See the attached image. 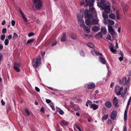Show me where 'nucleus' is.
<instances>
[{"label":"nucleus","mask_w":131,"mask_h":131,"mask_svg":"<svg viewBox=\"0 0 131 131\" xmlns=\"http://www.w3.org/2000/svg\"><path fill=\"white\" fill-rule=\"evenodd\" d=\"M41 58L40 56H38L36 59H33L32 61V65L34 67H38L41 63Z\"/></svg>","instance_id":"1"},{"label":"nucleus","mask_w":131,"mask_h":131,"mask_svg":"<svg viewBox=\"0 0 131 131\" xmlns=\"http://www.w3.org/2000/svg\"><path fill=\"white\" fill-rule=\"evenodd\" d=\"M34 4L35 8L37 10L40 9L42 6V2L40 0H34Z\"/></svg>","instance_id":"2"},{"label":"nucleus","mask_w":131,"mask_h":131,"mask_svg":"<svg viewBox=\"0 0 131 131\" xmlns=\"http://www.w3.org/2000/svg\"><path fill=\"white\" fill-rule=\"evenodd\" d=\"M82 15L84 16V18H87L89 19H91L93 17L92 15L91 14L89 13V11L87 9L85 10L83 12V14Z\"/></svg>","instance_id":"3"},{"label":"nucleus","mask_w":131,"mask_h":131,"mask_svg":"<svg viewBox=\"0 0 131 131\" xmlns=\"http://www.w3.org/2000/svg\"><path fill=\"white\" fill-rule=\"evenodd\" d=\"M13 68L17 72L20 71V68L21 66V63L19 62H15L13 63Z\"/></svg>","instance_id":"4"},{"label":"nucleus","mask_w":131,"mask_h":131,"mask_svg":"<svg viewBox=\"0 0 131 131\" xmlns=\"http://www.w3.org/2000/svg\"><path fill=\"white\" fill-rule=\"evenodd\" d=\"M131 101V97H130L128 100L127 104L124 113V119L125 121H126L127 119V110L129 108V106Z\"/></svg>","instance_id":"5"},{"label":"nucleus","mask_w":131,"mask_h":131,"mask_svg":"<svg viewBox=\"0 0 131 131\" xmlns=\"http://www.w3.org/2000/svg\"><path fill=\"white\" fill-rule=\"evenodd\" d=\"M123 90V89L122 87H120L117 85L115 88V92L117 95H121L122 92Z\"/></svg>","instance_id":"6"},{"label":"nucleus","mask_w":131,"mask_h":131,"mask_svg":"<svg viewBox=\"0 0 131 131\" xmlns=\"http://www.w3.org/2000/svg\"><path fill=\"white\" fill-rule=\"evenodd\" d=\"M110 3L107 2L106 3L105 7L104 8H101V9H105V12L106 13H109L111 12V9L110 8Z\"/></svg>","instance_id":"7"},{"label":"nucleus","mask_w":131,"mask_h":131,"mask_svg":"<svg viewBox=\"0 0 131 131\" xmlns=\"http://www.w3.org/2000/svg\"><path fill=\"white\" fill-rule=\"evenodd\" d=\"M100 2H98L97 6L101 8H104L105 7L106 3H105V0H100Z\"/></svg>","instance_id":"8"},{"label":"nucleus","mask_w":131,"mask_h":131,"mask_svg":"<svg viewBox=\"0 0 131 131\" xmlns=\"http://www.w3.org/2000/svg\"><path fill=\"white\" fill-rule=\"evenodd\" d=\"M91 52L92 54L94 56L99 55L101 56H102V53L94 49H93L91 50Z\"/></svg>","instance_id":"9"},{"label":"nucleus","mask_w":131,"mask_h":131,"mask_svg":"<svg viewBox=\"0 0 131 131\" xmlns=\"http://www.w3.org/2000/svg\"><path fill=\"white\" fill-rule=\"evenodd\" d=\"M88 0H85V2L86 3V4L84 5L85 6H87L89 5H93L94 2V0H89L88 1Z\"/></svg>","instance_id":"10"},{"label":"nucleus","mask_w":131,"mask_h":131,"mask_svg":"<svg viewBox=\"0 0 131 131\" xmlns=\"http://www.w3.org/2000/svg\"><path fill=\"white\" fill-rule=\"evenodd\" d=\"M117 116V111L115 110L113 111L111 113L110 117L112 119L115 120Z\"/></svg>","instance_id":"11"},{"label":"nucleus","mask_w":131,"mask_h":131,"mask_svg":"<svg viewBox=\"0 0 131 131\" xmlns=\"http://www.w3.org/2000/svg\"><path fill=\"white\" fill-rule=\"evenodd\" d=\"M122 8L123 12L125 13L128 9L129 7L126 3H123L122 4Z\"/></svg>","instance_id":"12"},{"label":"nucleus","mask_w":131,"mask_h":131,"mask_svg":"<svg viewBox=\"0 0 131 131\" xmlns=\"http://www.w3.org/2000/svg\"><path fill=\"white\" fill-rule=\"evenodd\" d=\"M114 46L112 44H111L110 46H109V48L110 49L111 51L113 53L116 54L117 53V51L116 50L114 49Z\"/></svg>","instance_id":"13"},{"label":"nucleus","mask_w":131,"mask_h":131,"mask_svg":"<svg viewBox=\"0 0 131 131\" xmlns=\"http://www.w3.org/2000/svg\"><path fill=\"white\" fill-rule=\"evenodd\" d=\"M127 78L124 77L122 79V83L123 85H126L127 86H128V81H127Z\"/></svg>","instance_id":"14"},{"label":"nucleus","mask_w":131,"mask_h":131,"mask_svg":"<svg viewBox=\"0 0 131 131\" xmlns=\"http://www.w3.org/2000/svg\"><path fill=\"white\" fill-rule=\"evenodd\" d=\"M118 100L117 99L116 97H115L113 100V104L116 108H118L119 106L118 104Z\"/></svg>","instance_id":"15"},{"label":"nucleus","mask_w":131,"mask_h":131,"mask_svg":"<svg viewBox=\"0 0 131 131\" xmlns=\"http://www.w3.org/2000/svg\"><path fill=\"white\" fill-rule=\"evenodd\" d=\"M78 21L79 24L81 27H83L84 26V25H85L84 24V21L82 19H79Z\"/></svg>","instance_id":"16"},{"label":"nucleus","mask_w":131,"mask_h":131,"mask_svg":"<svg viewBox=\"0 0 131 131\" xmlns=\"http://www.w3.org/2000/svg\"><path fill=\"white\" fill-rule=\"evenodd\" d=\"M100 27L98 26H94L92 28V30L94 32L98 31L100 30Z\"/></svg>","instance_id":"17"},{"label":"nucleus","mask_w":131,"mask_h":131,"mask_svg":"<svg viewBox=\"0 0 131 131\" xmlns=\"http://www.w3.org/2000/svg\"><path fill=\"white\" fill-rule=\"evenodd\" d=\"M84 31L86 33H88L90 32V29L88 27L85 26V25H84V26L83 27Z\"/></svg>","instance_id":"18"},{"label":"nucleus","mask_w":131,"mask_h":131,"mask_svg":"<svg viewBox=\"0 0 131 131\" xmlns=\"http://www.w3.org/2000/svg\"><path fill=\"white\" fill-rule=\"evenodd\" d=\"M101 31L104 35L106 34L107 30L106 28L104 27H102L101 29Z\"/></svg>","instance_id":"19"},{"label":"nucleus","mask_w":131,"mask_h":131,"mask_svg":"<svg viewBox=\"0 0 131 131\" xmlns=\"http://www.w3.org/2000/svg\"><path fill=\"white\" fill-rule=\"evenodd\" d=\"M20 13L21 15L22 18L24 19V21L26 22L27 21V19L25 16V15L21 10L20 11Z\"/></svg>","instance_id":"20"},{"label":"nucleus","mask_w":131,"mask_h":131,"mask_svg":"<svg viewBox=\"0 0 131 131\" xmlns=\"http://www.w3.org/2000/svg\"><path fill=\"white\" fill-rule=\"evenodd\" d=\"M95 84L93 83L89 84L88 85V88L89 89H92L95 87Z\"/></svg>","instance_id":"21"},{"label":"nucleus","mask_w":131,"mask_h":131,"mask_svg":"<svg viewBox=\"0 0 131 131\" xmlns=\"http://www.w3.org/2000/svg\"><path fill=\"white\" fill-rule=\"evenodd\" d=\"M98 106L95 104H92L91 105V106H90V108H92L94 110H95L98 108Z\"/></svg>","instance_id":"22"},{"label":"nucleus","mask_w":131,"mask_h":131,"mask_svg":"<svg viewBox=\"0 0 131 131\" xmlns=\"http://www.w3.org/2000/svg\"><path fill=\"white\" fill-rule=\"evenodd\" d=\"M105 106L107 108H110L111 106V103L110 101H106L105 103Z\"/></svg>","instance_id":"23"},{"label":"nucleus","mask_w":131,"mask_h":131,"mask_svg":"<svg viewBox=\"0 0 131 131\" xmlns=\"http://www.w3.org/2000/svg\"><path fill=\"white\" fill-rule=\"evenodd\" d=\"M85 23L86 24L88 25H91L92 24V21H91L90 19H88L85 20Z\"/></svg>","instance_id":"24"},{"label":"nucleus","mask_w":131,"mask_h":131,"mask_svg":"<svg viewBox=\"0 0 131 131\" xmlns=\"http://www.w3.org/2000/svg\"><path fill=\"white\" fill-rule=\"evenodd\" d=\"M99 59L100 61L103 64H105L106 63V62L105 59L102 57H99Z\"/></svg>","instance_id":"25"},{"label":"nucleus","mask_w":131,"mask_h":131,"mask_svg":"<svg viewBox=\"0 0 131 131\" xmlns=\"http://www.w3.org/2000/svg\"><path fill=\"white\" fill-rule=\"evenodd\" d=\"M109 17L111 19H114L116 18V16L113 13H111L109 14Z\"/></svg>","instance_id":"26"},{"label":"nucleus","mask_w":131,"mask_h":131,"mask_svg":"<svg viewBox=\"0 0 131 131\" xmlns=\"http://www.w3.org/2000/svg\"><path fill=\"white\" fill-rule=\"evenodd\" d=\"M56 108L57 111V112H59L60 114L62 115L64 114V112L63 111L61 110L59 108L57 107H56Z\"/></svg>","instance_id":"27"},{"label":"nucleus","mask_w":131,"mask_h":131,"mask_svg":"<svg viewBox=\"0 0 131 131\" xmlns=\"http://www.w3.org/2000/svg\"><path fill=\"white\" fill-rule=\"evenodd\" d=\"M66 34L63 33L62 34L61 39V41H64L66 39Z\"/></svg>","instance_id":"28"},{"label":"nucleus","mask_w":131,"mask_h":131,"mask_svg":"<svg viewBox=\"0 0 131 131\" xmlns=\"http://www.w3.org/2000/svg\"><path fill=\"white\" fill-rule=\"evenodd\" d=\"M99 20L97 19H93L92 20V24H98Z\"/></svg>","instance_id":"29"},{"label":"nucleus","mask_w":131,"mask_h":131,"mask_svg":"<svg viewBox=\"0 0 131 131\" xmlns=\"http://www.w3.org/2000/svg\"><path fill=\"white\" fill-rule=\"evenodd\" d=\"M92 102L90 100H88L86 103L85 105L86 106L88 107V104L90 106H91V105L92 104Z\"/></svg>","instance_id":"30"},{"label":"nucleus","mask_w":131,"mask_h":131,"mask_svg":"<svg viewBox=\"0 0 131 131\" xmlns=\"http://www.w3.org/2000/svg\"><path fill=\"white\" fill-rule=\"evenodd\" d=\"M89 9L90 11L91 12L93 13V12H95V10H94V8L93 6V5H90V6L89 7Z\"/></svg>","instance_id":"31"},{"label":"nucleus","mask_w":131,"mask_h":131,"mask_svg":"<svg viewBox=\"0 0 131 131\" xmlns=\"http://www.w3.org/2000/svg\"><path fill=\"white\" fill-rule=\"evenodd\" d=\"M61 124L64 125H68L69 124V123L64 120H62L61 122Z\"/></svg>","instance_id":"32"},{"label":"nucleus","mask_w":131,"mask_h":131,"mask_svg":"<svg viewBox=\"0 0 131 131\" xmlns=\"http://www.w3.org/2000/svg\"><path fill=\"white\" fill-rule=\"evenodd\" d=\"M108 31L109 32L111 31H112L114 30L112 28V26L111 25H108Z\"/></svg>","instance_id":"33"},{"label":"nucleus","mask_w":131,"mask_h":131,"mask_svg":"<svg viewBox=\"0 0 131 131\" xmlns=\"http://www.w3.org/2000/svg\"><path fill=\"white\" fill-rule=\"evenodd\" d=\"M87 45L89 47L91 48H94V46L93 44L91 42L88 43L87 44Z\"/></svg>","instance_id":"34"},{"label":"nucleus","mask_w":131,"mask_h":131,"mask_svg":"<svg viewBox=\"0 0 131 131\" xmlns=\"http://www.w3.org/2000/svg\"><path fill=\"white\" fill-rule=\"evenodd\" d=\"M108 115H104L102 118V121L105 120L108 118Z\"/></svg>","instance_id":"35"},{"label":"nucleus","mask_w":131,"mask_h":131,"mask_svg":"<svg viewBox=\"0 0 131 131\" xmlns=\"http://www.w3.org/2000/svg\"><path fill=\"white\" fill-rule=\"evenodd\" d=\"M102 16L104 19H106L108 18V16L106 13L103 12L102 13Z\"/></svg>","instance_id":"36"},{"label":"nucleus","mask_w":131,"mask_h":131,"mask_svg":"<svg viewBox=\"0 0 131 131\" xmlns=\"http://www.w3.org/2000/svg\"><path fill=\"white\" fill-rule=\"evenodd\" d=\"M108 24H110V25H114V21L111 19L108 20Z\"/></svg>","instance_id":"37"},{"label":"nucleus","mask_w":131,"mask_h":131,"mask_svg":"<svg viewBox=\"0 0 131 131\" xmlns=\"http://www.w3.org/2000/svg\"><path fill=\"white\" fill-rule=\"evenodd\" d=\"M75 105L72 102H70V106L72 108H74Z\"/></svg>","instance_id":"38"},{"label":"nucleus","mask_w":131,"mask_h":131,"mask_svg":"<svg viewBox=\"0 0 131 131\" xmlns=\"http://www.w3.org/2000/svg\"><path fill=\"white\" fill-rule=\"evenodd\" d=\"M35 40V39H30L28 40H27V43H31L32 42H33Z\"/></svg>","instance_id":"39"},{"label":"nucleus","mask_w":131,"mask_h":131,"mask_svg":"<svg viewBox=\"0 0 131 131\" xmlns=\"http://www.w3.org/2000/svg\"><path fill=\"white\" fill-rule=\"evenodd\" d=\"M9 43V40L7 39H5L4 41V44L6 46Z\"/></svg>","instance_id":"40"},{"label":"nucleus","mask_w":131,"mask_h":131,"mask_svg":"<svg viewBox=\"0 0 131 131\" xmlns=\"http://www.w3.org/2000/svg\"><path fill=\"white\" fill-rule=\"evenodd\" d=\"M25 111L27 115L29 116L30 115V114L28 109L26 108L25 110Z\"/></svg>","instance_id":"41"},{"label":"nucleus","mask_w":131,"mask_h":131,"mask_svg":"<svg viewBox=\"0 0 131 131\" xmlns=\"http://www.w3.org/2000/svg\"><path fill=\"white\" fill-rule=\"evenodd\" d=\"M71 38L73 39H76V37L74 34H72L71 36Z\"/></svg>","instance_id":"42"},{"label":"nucleus","mask_w":131,"mask_h":131,"mask_svg":"<svg viewBox=\"0 0 131 131\" xmlns=\"http://www.w3.org/2000/svg\"><path fill=\"white\" fill-rule=\"evenodd\" d=\"M5 37V35H2L1 37V39L2 40H3Z\"/></svg>","instance_id":"43"},{"label":"nucleus","mask_w":131,"mask_h":131,"mask_svg":"<svg viewBox=\"0 0 131 131\" xmlns=\"http://www.w3.org/2000/svg\"><path fill=\"white\" fill-rule=\"evenodd\" d=\"M103 22L104 24L107 25L108 24V20H107L106 19H104L103 20Z\"/></svg>","instance_id":"44"},{"label":"nucleus","mask_w":131,"mask_h":131,"mask_svg":"<svg viewBox=\"0 0 131 131\" xmlns=\"http://www.w3.org/2000/svg\"><path fill=\"white\" fill-rule=\"evenodd\" d=\"M102 33L99 32L98 33V34H97V35L99 37H100V38H102Z\"/></svg>","instance_id":"45"},{"label":"nucleus","mask_w":131,"mask_h":131,"mask_svg":"<svg viewBox=\"0 0 131 131\" xmlns=\"http://www.w3.org/2000/svg\"><path fill=\"white\" fill-rule=\"evenodd\" d=\"M18 37V35L16 33H14V36L13 38H17Z\"/></svg>","instance_id":"46"},{"label":"nucleus","mask_w":131,"mask_h":131,"mask_svg":"<svg viewBox=\"0 0 131 131\" xmlns=\"http://www.w3.org/2000/svg\"><path fill=\"white\" fill-rule=\"evenodd\" d=\"M109 32L112 36H113L114 35L115 32L114 30L112 31H111Z\"/></svg>","instance_id":"47"},{"label":"nucleus","mask_w":131,"mask_h":131,"mask_svg":"<svg viewBox=\"0 0 131 131\" xmlns=\"http://www.w3.org/2000/svg\"><path fill=\"white\" fill-rule=\"evenodd\" d=\"M7 31V30L5 28H3L2 30V32L3 33H5Z\"/></svg>","instance_id":"48"},{"label":"nucleus","mask_w":131,"mask_h":131,"mask_svg":"<svg viewBox=\"0 0 131 131\" xmlns=\"http://www.w3.org/2000/svg\"><path fill=\"white\" fill-rule=\"evenodd\" d=\"M34 35V34L32 32L29 33L28 35V36L30 37L31 36H32Z\"/></svg>","instance_id":"49"},{"label":"nucleus","mask_w":131,"mask_h":131,"mask_svg":"<svg viewBox=\"0 0 131 131\" xmlns=\"http://www.w3.org/2000/svg\"><path fill=\"white\" fill-rule=\"evenodd\" d=\"M46 102L47 103H49L51 102V101L50 100L46 99Z\"/></svg>","instance_id":"50"},{"label":"nucleus","mask_w":131,"mask_h":131,"mask_svg":"<svg viewBox=\"0 0 131 131\" xmlns=\"http://www.w3.org/2000/svg\"><path fill=\"white\" fill-rule=\"evenodd\" d=\"M50 106L51 108L53 110H54L55 108L54 105L52 104H51L50 105Z\"/></svg>","instance_id":"51"},{"label":"nucleus","mask_w":131,"mask_h":131,"mask_svg":"<svg viewBox=\"0 0 131 131\" xmlns=\"http://www.w3.org/2000/svg\"><path fill=\"white\" fill-rule=\"evenodd\" d=\"M11 24L12 26H14L15 24V22L14 20H12L11 21Z\"/></svg>","instance_id":"52"},{"label":"nucleus","mask_w":131,"mask_h":131,"mask_svg":"<svg viewBox=\"0 0 131 131\" xmlns=\"http://www.w3.org/2000/svg\"><path fill=\"white\" fill-rule=\"evenodd\" d=\"M119 54V55L123 57L124 56L121 50L120 51V52Z\"/></svg>","instance_id":"53"},{"label":"nucleus","mask_w":131,"mask_h":131,"mask_svg":"<svg viewBox=\"0 0 131 131\" xmlns=\"http://www.w3.org/2000/svg\"><path fill=\"white\" fill-rule=\"evenodd\" d=\"M75 126L76 128L79 130V131H81L80 127L77 125H76Z\"/></svg>","instance_id":"54"},{"label":"nucleus","mask_w":131,"mask_h":131,"mask_svg":"<svg viewBox=\"0 0 131 131\" xmlns=\"http://www.w3.org/2000/svg\"><path fill=\"white\" fill-rule=\"evenodd\" d=\"M123 131H127L126 127L125 125L123 126Z\"/></svg>","instance_id":"55"},{"label":"nucleus","mask_w":131,"mask_h":131,"mask_svg":"<svg viewBox=\"0 0 131 131\" xmlns=\"http://www.w3.org/2000/svg\"><path fill=\"white\" fill-rule=\"evenodd\" d=\"M35 90L37 92H39L40 91V89L38 87H35Z\"/></svg>","instance_id":"56"},{"label":"nucleus","mask_w":131,"mask_h":131,"mask_svg":"<svg viewBox=\"0 0 131 131\" xmlns=\"http://www.w3.org/2000/svg\"><path fill=\"white\" fill-rule=\"evenodd\" d=\"M106 39H108L109 40H111V36L108 35L107 36V37Z\"/></svg>","instance_id":"57"},{"label":"nucleus","mask_w":131,"mask_h":131,"mask_svg":"<svg viewBox=\"0 0 131 131\" xmlns=\"http://www.w3.org/2000/svg\"><path fill=\"white\" fill-rule=\"evenodd\" d=\"M57 43V42L56 41H54L52 43V46H54Z\"/></svg>","instance_id":"58"},{"label":"nucleus","mask_w":131,"mask_h":131,"mask_svg":"<svg viewBox=\"0 0 131 131\" xmlns=\"http://www.w3.org/2000/svg\"><path fill=\"white\" fill-rule=\"evenodd\" d=\"M119 59L120 61H122L123 60V56H121V57H119Z\"/></svg>","instance_id":"59"},{"label":"nucleus","mask_w":131,"mask_h":131,"mask_svg":"<svg viewBox=\"0 0 131 131\" xmlns=\"http://www.w3.org/2000/svg\"><path fill=\"white\" fill-rule=\"evenodd\" d=\"M85 3L84 0H82L80 2V5H83Z\"/></svg>","instance_id":"60"},{"label":"nucleus","mask_w":131,"mask_h":131,"mask_svg":"<svg viewBox=\"0 0 131 131\" xmlns=\"http://www.w3.org/2000/svg\"><path fill=\"white\" fill-rule=\"evenodd\" d=\"M45 52L44 51H41V55L42 56H44L45 54Z\"/></svg>","instance_id":"61"},{"label":"nucleus","mask_w":131,"mask_h":131,"mask_svg":"<svg viewBox=\"0 0 131 131\" xmlns=\"http://www.w3.org/2000/svg\"><path fill=\"white\" fill-rule=\"evenodd\" d=\"M112 121L111 120L108 119L107 121V123L109 124H112Z\"/></svg>","instance_id":"62"},{"label":"nucleus","mask_w":131,"mask_h":131,"mask_svg":"<svg viewBox=\"0 0 131 131\" xmlns=\"http://www.w3.org/2000/svg\"><path fill=\"white\" fill-rule=\"evenodd\" d=\"M126 93L125 92H123V93L122 94L121 96L122 97H123L125 95Z\"/></svg>","instance_id":"63"},{"label":"nucleus","mask_w":131,"mask_h":131,"mask_svg":"<svg viewBox=\"0 0 131 131\" xmlns=\"http://www.w3.org/2000/svg\"><path fill=\"white\" fill-rule=\"evenodd\" d=\"M80 54L82 56H84L85 55V53L83 51H81L80 52Z\"/></svg>","instance_id":"64"}]
</instances>
